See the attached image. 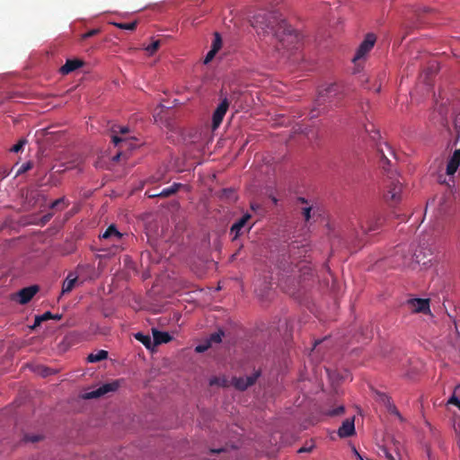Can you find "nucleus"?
I'll return each mask as SVG.
<instances>
[{"mask_svg":"<svg viewBox=\"0 0 460 460\" xmlns=\"http://www.w3.org/2000/svg\"><path fill=\"white\" fill-rule=\"evenodd\" d=\"M252 26L260 37H270V43L275 45L278 51H289L298 49L300 45L299 35L274 12L261 11L256 13L252 18Z\"/></svg>","mask_w":460,"mask_h":460,"instance_id":"nucleus-1","label":"nucleus"},{"mask_svg":"<svg viewBox=\"0 0 460 460\" xmlns=\"http://www.w3.org/2000/svg\"><path fill=\"white\" fill-rule=\"evenodd\" d=\"M343 97V87L338 83L322 85L318 90L316 103L318 106L329 103L330 106L337 105Z\"/></svg>","mask_w":460,"mask_h":460,"instance_id":"nucleus-2","label":"nucleus"},{"mask_svg":"<svg viewBox=\"0 0 460 460\" xmlns=\"http://www.w3.org/2000/svg\"><path fill=\"white\" fill-rule=\"evenodd\" d=\"M386 188L387 191L385 194V201L391 206L400 203L402 199V184L400 181L391 179Z\"/></svg>","mask_w":460,"mask_h":460,"instance_id":"nucleus-3","label":"nucleus"},{"mask_svg":"<svg viewBox=\"0 0 460 460\" xmlns=\"http://www.w3.org/2000/svg\"><path fill=\"white\" fill-rule=\"evenodd\" d=\"M129 132V128L125 126H114L112 128V142L116 146H119V148L123 149H130L133 147L132 139L119 137L117 134L119 133L121 135H125Z\"/></svg>","mask_w":460,"mask_h":460,"instance_id":"nucleus-4","label":"nucleus"},{"mask_svg":"<svg viewBox=\"0 0 460 460\" xmlns=\"http://www.w3.org/2000/svg\"><path fill=\"white\" fill-rule=\"evenodd\" d=\"M376 41V37L374 33H367L364 40L358 46L352 61L358 63L360 59H363L367 53L373 49Z\"/></svg>","mask_w":460,"mask_h":460,"instance_id":"nucleus-5","label":"nucleus"},{"mask_svg":"<svg viewBox=\"0 0 460 460\" xmlns=\"http://www.w3.org/2000/svg\"><path fill=\"white\" fill-rule=\"evenodd\" d=\"M100 237L103 240H110L116 251L122 248L123 234L118 231L114 225H111Z\"/></svg>","mask_w":460,"mask_h":460,"instance_id":"nucleus-6","label":"nucleus"},{"mask_svg":"<svg viewBox=\"0 0 460 460\" xmlns=\"http://www.w3.org/2000/svg\"><path fill=\"white\" fill-rule=\"evenodd\" d=\"M229 101L226 97L221 100L217 109L213 112L212 116V128L217 129L223 121V119L229 108Z\"/></svg>","mask_w":460,"mask_h":460,"instance_id":"nucleus-7","label":"nucleus"},{"mask_svg":"<svg viewBox=\"0 0 460 460\" xmlns=\"http://www.w3.org/2000/svg\"><path fill=\"white\" fill-rule=\"evenodd\" d=\"M119 386V381H113L111 383H107L97 389L91 391L89 393H86L84 395L85 399H93V398H99L108 393L115 392Z\"/></svg>","mask_w":460,"mask_h":460,"instance_id":"nucleus-8","label":"nucleus"},{"mask_svg":"<svg viewBox=\"0 0 460 460\" xmlns=\"http://www.w3.org/2000/svg\"><path fill=\"white\" fill-rule=\"evenodd\" d=\"M38 291L39 287L37 285L23 288L13 296V299L18 301L21 305H26L32 299Z\"/></svg>","mask_w":460,"mask_h":460,"instance_id":"nucleus-9","label":"nucleus"},{"mask_svg":"<svg viewBox=\"0 0 460 460\" xmlns=\"http://www.w3.org/2000/svg\"><path fill=\"white\" fill-rule=\"evenodd\" d=\"M383 217L379 215L369 216L365 223L361 224V230L364 234L376 231L383 224Z\"/></svg>","mask_w":460,"mask_h":460,"instance_id":"nucleus-10","label":"nucleus"},{"mask_svg":"<svg viewBox=\"0 0 460 460\" xmlns=\"http://www.w3.org/2000/svg\"><path fill=\"white\" fill-rule=\"evenodd\" d=\"M408 305L413 313L428 314L429 310V300L424 298H412L408 300Z\"/></svg>","mask_w":460,"mask_h":460,"instance_id":"nucleus-11","label":"nucleus"},{"mask_svg":"<svg viewBox=\"0 0 460 460\" xmlns=\"http://www.w3.org/2000/svg\"><path fill=\"white\" fill-rule=\"evenodd\" d=\"M260 376V373L257 372V373H254L251 376H244V377H234L233 379V385H234V387L240 391H244L246 390L248 387L252 386L257 380V378L259 377Z\"/></svg>","mask_w":460,"mask_h":460,"instance_id":"nucleus-12","label":"nucleus"},{"mask_svg":"<svg viewBox=\"0 0 460 460\" xmlns=\"http://www.w3.org/2000/svg\"><path fill=\"white\" fill-rule=\"evenodd\" d=\"M450 199H451L450 193L443 194L439 197H436L431 201L428 202V206L437 203L438 213L444 214L447 211V208L450 206V203H451Z\"/></svg>","mask_w":460,"mask_h":460,"instance_id":"nucleus-13","label":"nucleus"},{"mask_svg":"<svg viewBox=\"0 0 460 460\" xmlns=\"http://www.w3.org/2000/svg\"><path fill=\"white\" fill-rule=\"evenodd\" d=\"M355 434L354 417L348 418L342 421L339 428L338 435L340 438H349Z\"/></svg>","mask_w":460,"mask_h":460,"instance_id":"nucleus-14","label":"nucleus"},{"mask_svg":"<svg viewBox=\"0 0 460 460\" xmlns=\"http://www.w3.org/2000/svg\"><path fill=\"white\" fill-rule=\"evenodd\" d=\"M251 217V215L246 213L231 226L230 234H233V240H235L242 234L243 228L246 226Z\"/></svg>","mask_w":460,"mask_h":460,"instance_id":"nucleus-15","label":"nucleus"},{"mask_svg":"<svg viewBox=\"0 0 460 460\" xmlns=\"http://www.w3.org/2000/svg\"><path fill=\"white\" fill-rule=\"evenodd\" d=\"M84 61L81 60V59H78V58H74V59H67L65 63V65H63L60 69H59V72L60 74L62 75H68L74 71H75L76 69L82 67L84 66Z\"/></svg>","mask_w":460,"mask_h":460,"instance_id":"nucleus-16","label":"nucleus"},{"mask_svg":"<svg viewBox=\"0 0 460 460\" xmlns=\"http://www.w3.org/2000/svg\"><path fill=\"white\" fill-rule=\"evenodd\" d=\"M460 165V148L456 149L447 164V174L454 175Z\"/></svg>","mask_w":460,"mask_h":460,"instance_id":"nucleus-17","label":"nucleus"},{"mask_svg":"<svg viewBox=\"0 0 460 460\" xmlns=\"http://www.w3.org/2000/svg\"><path fill=\"white\" fill-rule=\"evenodd\" d=\"M78 277L75 273L70 272L62 284V294L69 293L73 290L77 282Z\"/></svg>","mask_w":460,"mask_h":460,"instance_id":"nucleus-18","label":"nucleus"},{"mask_svg":"<svg viewBox=\"0 0 460 460\" xmlns=\"http://www.w3.org/2000/svg\"><path fill=\"white\" fill-rule=\"evenodd\" d=\"M172 340L170 334L166 332H161L156 329H153V342L154 346L166 343Z\"/></svg>","mask_w":460,"mask_h":460,"instance_id":"nucleus-19","label":"nucleus"},{"mask_svg":"<svg viewBox=\"0 0 460 460\" xmlns=\"http://www.w3.org/2000/svg\"><path fill=\"white\" fill-rule=\"evenodd\" d=\"M380 398L382 400L383 402L385 403H387V407H388V411L390 413L395 415L398 417V419L402 421L403 420V418L402 416L401 415V413L399 412V411L397 410L396 406L394 404H392L390 402V398L385 395V394H380Z\"/></svg>","mask_w":460,"mask_h":460,"instance_id":"nucleus-20","label":"nucleus"},{"mask_svg":"<svg viewBox=\"0 0 460 460\" xmlns=\"http://www.w3.org/2000/svg\"><path fill=\"white\" fill-rule=\"evenodd\" d=\"M108 358V351L104 349L97 350L96 352L91 353L87 357V361L95 363L106 359Z\"/></svg>","mask_w":460,"mask_h":460,"instance_id":"nucleus-21","label":"nucleus"},{"mask_svg":"<svg viewBox=\"0 0 460 460\" xmlns=\"http://www.w3.org/2000/svg\"><path fill=\"white\" fill-rule=\"evenodd\" d=\"M183 187V184L174 182L172 185H171L168 188L164 189L162 191H160V197L161 198H167L173 194H175L181 188Z\"/></svg>","mask_w":460,"mask_h":460,"instance_id":"nucleus-22","label":"nucleus"},{"mask_svg":"<svg viewBox=\"0 0 460 460\" xmlns=\"http://www.w3.org/2000/svg\"><path fill=\"white\" fill-rule=\"evenodd\" d=\"M135 338L140 341L146 349H151L154 346L153 340L148 335H146L142 332H137L135 334Z\"/></svg>","mask_w":460,"mask_h":460,"instance_id":"nucleus-23","label":"nucleus"},{"mask_svg":"<svg viewBox=\"0 0 460 460\" xmlns=\"http://www.w3.org/2000/svg\"><path fill=\"white\" fill-rule=\"evenodd\" d=\"M225 333L222 330H218L216 332H213L209 335V338L208 340V342L211 346L212 343H220L222 341V338L224 337Z\"/></svg>","mask_w":460,"mask_h":460,"instance_id":"nucleus-24","label":"nucleus"},{"mask_svg":"<svg viewBox=\"0 0 460 460\" xmlns=\"http://www.w3.org/2000/svg\"><path fill=\"white\" fill-rule=\"evenodd\" d=\"M209 385L210 386L217 385V386L226 387L228 385V381L226 377L213 376L209 380Z\"/></svg>","mask_w":460,"mask_h":460,"instance_id":"nucleus-25","label":"nucleus"},{"mask_svg":"<svg viewBox=\"0 0 460 460\" xmlns=\"http://www.w3.org/2000/svg\"><path fill=\"white\" fill-rule=\"evenodd\" d=\"M52 317H54V314H52L50 312H45L41 315L36 316L34 321V327L39 326L44 321L52 319Z\"/></svg>","mask_w":460,"mask_h":460,"instance_id":"nucleus-26","label":"nucleus"},{"mask_svg":"<svg viewBox=\"0 0 460 460\" xmlns=\"http://www.w3.org/2000/svg\"><path fill=\"white\" fill-rule=\"evenodd\" d=\"M137 22L114 23L116 27L128 31H134L137 28Z\"/></svg>","mask_w":460,"mask_h":460,"instance_id":"nucleus-27","label":"nucleus"},{"mask_svg":"<svg viewBox=\"0 0 460 460\" xmlns=\"http://www.w3.org/2000/svg\"><path fill=\"white\" fill-rule=\"evenodd\" d=\"M68 204L66 203L65 198H60V199H56L54 202H52V204L50 205V208L62 210Z\"/></svg>","mask_w":460,"mask_h":460,"instance_id":"nucleus-28","label":"nucleus"},{"mask_svg":"<svg viewBox=\"0 0 460 460\" xmlns=\"http://www.w3.org/2000/svg\"><path fill=\"white\" fill-rule=\"evenodd\" d=\"M221 46H222L221 37H220L219 33L216 32L215 33V39L213 40L211 49H213L216 52H217L220 49Z\"/></svg>","mask_w":460,"mask_h":460,"instance_id":"nucleus-29","label":"nucleus"},{"mask_svg":"<svg viewBox=\"0 0 460 460\" xmlns=\"http://www.w3.org/2000/svg\"><path fill=\"white\" fill-rule=\"evenodd\" d=\"M344 412V406L343 405H340L332 410H329L326 414L328 416H338V415H341Z\"/></svg>","mask_w":460,"mask_h":460,"instance_id":"nucleus-30","label":"nucleus"},{"mask_svg":"<svg viewBox=\"0 0 460 460\" xmlns=\"http://www.w3.org/2000/svg\"><path fill=\"white\" fill-rule=\"evenodd\" d=\"M27 143V140L25 138H22L18 141L17 144H15L12 148L11 151L13 153H18L21 150H22L24 145Z\"/></svg>","mask_w":460,"mask_h":460,"instance_id":"nucleus-31","label":"nucleus"},{"mask_svg":"<svg viewBox=\"0 0 460 460\" xmlns=\"http://www.w3.org/2000/svg\"><path fill=\"white\" fill-rule=\"evenodd\" d=\"M160 46V41L159 40H155L154 41L153 43H151L150 45H148L146 48V50L150 54V55H153L159 48Z\"/></svg>","mask_w":460,"mask_h":460,"instance_id":"nucleus-32","label":"nucleus"},{"mask_svg":"<svg viewBox=\"0 0 460 460\" xmlns=\"http://www.w3.org/2000/svg\"><path fill=\"white\" fill-rule=\"evenodd\" d=\"M311 211H312L311 206H305V207L301 208V214L305 217V221H309V219L311 218Z\"/></svg>","mask_w":460,"mask_h":460,"instance_id":"nucleus-33","label":"nucleus"},{"mask_svg":"<svg viewBox=\"0 0 460 460\" xmlns=\"http://www.w3.org/2000/svg\"><path fill=\"white\" fill-rule=\"evenodd\" d=\"M41 438H42V437L40 435H25L24 436L25 441L32 442V443L38 442V441L41 440Z\"/></svg>","mask_w":460,"mask_h":460,"instance_id":"nucleus-34","label":"nucleus"},{"mask_svg":"<svg viewBox=\"0 0 460 460\" xmlns=\"http://www.w3.org/2000/svg\"><path fill=\"white\" fill-rule=\"evenodd\" d=\"M32 168V164L31 162L23 164L18 170L17 174L23 173Z\"/></svg>","mask_w":460,"mask_h":460,"instance_id":"nucleus-35","label":"nucleus"},{"mask_svg":"<svg viewBox=\"0 0 460 460\" xmlns=\"http://www.w3.org/2000/svg\"><path fill=\"white\" fill-rule=\"evenodd\" d=\"M99 32H100V30L93 29V30H90L89 31L85 32L84 34H83L82 38H83V40H86L91 37H93L94 35L98 34Z\"/></svg>","mask_w":460,"mask_h":460,"instance_id":"nucleus-36","label":"nucleus"},{"mask_svg":"<svg viewBox=\"0 0 460 460\" xmlns=\"http://www.w3.org/2000/svg\"><path fill=\"white\" fill-rule=\"evenodd\" d=\"M216 54H217V52L215 50L210 49L208 52V54L206 55L204 63L207 64V63L210 62L213 59V58L215 57Z\"/></svg>","mask_w":460,"mask_h":460,"instance_id":"nucleus-37","label":"nucleus"},{"mask_svg":"<svg viewBox=\"0 0 460 460\" xmlns=\"http://www.w3.org/2000/svg\"><path fill=\"white\" fill-rule=\"evenodd\" d=\"M381 452L383 453V455L385 456V458L387 460H395L394 456L388 451V449L386 447H382Z\"/></svg>","mask_w":460,"mask_h":460,"instance_id":"nucleus-38","label":"nucleus"},{"mask_svg":"<svg viewBox=\"0 0 460 460\" xmlns=\"http://www.w3.org/2000/svg\"><path fill=\"white\" fill-rule=\"evenodd\" d=\"M448 403L456 405L460 410V400L455 395H452L450 397V399L448 400Z\"/></svg>","mask_w":460,"mask_h":460,"instance_id":"nucleus-39","label":"nucleus"},{"mask_svg":"<svg viewBox=\"0 0 460 460\" xmlns=\"http://www.w3.org/2000/svg\"><path fill=\"white\" fill-rule=\"evenodd\" d=\"M210 347L209 343L198 345L195 349L197 352H204Z\"/></svg>","mask_w":460,"mask_h":460,"instance_id":"nucleus-40","label":"nucleus"},{"mask_svg":"<svg viewBox=\"0 0 460 460\" xmlns=\"http://www.w3.org/2000/svg\"><path fill=\"white\" fill-rule=\"evenodd\" d=\"M146 194L148 198H156L160 197V193L156 191V190H146Z\"/></svg>","mask_w":460,"mask_h":460,"instance_id":"nucleus-41","label":"nucleus"},{"mask_svg":"<svg viewBox=\"0 0 460 460\" xmlns=\"http://www.w3.org/2000/svg\"><path fill=\"white\" fill-rule=\"evenodd\" d=\"M226 451V447L211 448L210 449L211 454H221V453H225Z\"/></svg>","mask_w":460,"mask_h":460,"instance_id":"nucleus-42","label":"nucleus"},{"mask_svg":"<svg viewBox=\"0 0 460 460\" xmlns=\"http://www.w3.org/2000/svg\"><path fill=\"white\" fill-rule=\"evenodd\" d=\"M380 153H381V162L383 164V167L385 168V164H388L389 161H388V159L386 158V156L385 155V154H384V152L382 150L380 151Z\"/></svg>","mask_w":460,"mask_h":460,"instance_id":"nucleus-43","label":"nucleus"},{"mask_svg":"<svg viewBox=\"0 0 460 460\" xmlns=\"http://www.w3.org/2000/svg\"><path fill=\"white\" fill-rule=\"evenodd\" d=\"M414 257H415V261L418 264H423L425 265L427 263V261H421V260L420 259V254H418L417 252L414 253Z\"/></svg>","mask_w":460,"mask_h":460,"instance_id":"nucleus-44","label":"nucleus"},{"mask_svg":"<svg viewBox=\"0 0 460 460\" xmlns=\"http://www.w3.org/2000/svg\"><path fill=\"white\" fill-rule=\"evenodd\" d=\"M455 128H456V131L457 133L456 134V142H457V141L460 140V127L456 124Z\"/></svg>","mask_w":460,"mask_h":460,"instance_id":"nucleus-45","label":"nucleus"},{"mask_svg":"<svg viewBox=\"0 0 460 460\" xmlns=\"http://www.w3.org/2000/svg\"><path fill=\"white\" fill-rule=\"evenodd\" d=\"M75 167V165L71 164L66 166L63 170H57L56 172H64V171L68 170V169H73Z\"/></svg>","mask_w":460,"mask_h":460,"instance_id":"nucleus-46","label":"nucleus"},{"mask_svg":"<svg viewBox=\"0 0 460 460\" xmlns=\"http://www.w3.org/2000/svg\"><path fill=\"white\" fill-rule=\"evenodd\" d=\"M311 451V447H303L301 448L298 449V453H304V452H310Z\"/></svg>","mask_w":460,"mask_h":460,"instance_id":"nucleus-47","label":"nucleus"},{"mask_svg":"<svg viewBox=\"0 0 460 460\" xmlns=\"http://www.w3.org/2000/svg\"><path fill=\"white\" fill-rule=\"evenodd\" d=\"M353 453L358 460H364L363 457L361 456V455L357 451V449L355 447H353Z\"/></svg>","mask_w":460,"mask_h":460,"instance_id":"nucleus-48","label":"nucleus"},{"mask_svg":"<svg viewBox=\"0 0 460 460\" xmlns=\"http://www.w3.org/2000/svg\"><path fill=\"white\" fill-rule=\"evenodd\" d=\"M297 202H300V203H302V204H305V205H307V204H308V203H307V200H306L305 198H302V197H300V198H298V199H297Z\"/></svg>","mask_w":460,"mask_h":460,"instance_id":"nucleus-49","label":"nucleus"},{"mask_svg":"<svg viewBox=\"0 0 460 460\" xmlns=\"http://www.w3.org/2000/svg\"><path fill=\"white\" fill-rule=\"evenodd\" d=\"M52 217V214H48L43 217L44 221H49Z\"/></svg>","mask_w":460,"mask_h":460,"instance_id":"nucleus-50","label":"nucleus"},{"mask_svg":"<svg viewBox=\"0 0 460 460\" xmlns=\"http://www.w3.org/2000/svg\"><path fill=\"white\" fill-rule=\"evenodd\" d=\"M121 153H118L114 157H113V161H119V156H120Z\"/></svg>","mask_w":460,"mask_h":460,"instance_id":"nucleus-51","label":"nucleus"},{"mask_svg":"<svg viewBox=\"0 0 460 460\" xmlns=\"http://www.w3.org/2000/svg\"><path fill=\"white\" fill-rule=\"evenodd\" d=\"M52 319L60 320L61 319V315L60 314H54V317H52Z\"/></svg>","mask_w":460,"mask_h":460,"instance_id":"nucleus-52","label":"nucleus"},{"mask_svg":"<svg viewBox=\"0 0 460 460\" xmlns=\"http://www.w3.org/2000/svg\"><path fill=\"white\" fill-rule=\"evenodd\" d=\"M272 202L277 205L278 204V199L276 197L271 198Z\"/></svg>","mask_w":460,"mask_h":460,"instance_id":"nucleus-53","label":"nucleus"},{"mask_svg":"<svg viewBox=\"0 0 460 460\" xmlns=\"http://www.w3.org/2000/svg\"><path fill=\"white\" fill-rule=\"evenodd\" d=\"M310 114H311V118H314V117L317 116V114L314 113V111H312L310 112Z\"/></svg>","mask_w":460,"mask_h":460,"instance_id":"nucleus-54","label":"nucleus"},{"mask_svg":"<svg viewBox=\"0 0 460 460\" xmlns=\"http://www.w3.org/2000/svg\"><path fill=\"white\" fill-rule=\"evenodd\" d=\"M380 89H381V87H380V85H379V86L376 89V93H379V92H380Z\"/></svg>","mask_w":460,"mask_h":460,"instance_id":"nucleus-55","label":"nucleus"}]
</instances>
